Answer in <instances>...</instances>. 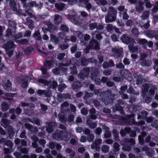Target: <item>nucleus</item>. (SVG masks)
Segmentation results:
<instances>
[{
    "label": "nucleus",
    "instance_id": "1",
    "mask_svg": "<svg viewBox=\"0 0 158 158\" xmlns=\"http://www.w3.org/2000/svg\"><path fill=\"white\" fill-rule=\"evenodd\" d=\"M53 138L57 140H64L65 141L68 140L70 137V135L68 133H65L64 134V133L62 131L59 134L55 133L53 135Z\"/></svg>",
    "mask_w": 158,
    "mask_h": 158
},
{
    "label": "nucleus",
    "instance_id": "2",
    "mask_svg": "<svg viewBox=\"0 0 158 158\" xmlns=\"http://www.w3.org/2000/svg\"><path fill=\"white\" fill-rule=\"evenodd\" d=\"M89 30H93L96 29V31L94 32V33H98L99 31L102 30L104 28L103 25L97 22H94L89 24Z\"/></svg>",
    "mask_w": 158,
    "mask_h": 158
},
{
    "label": "nucleus",
    "instance_id": "3",
    "mask_svg": "<svg viewBox=\"0 0 158 158\" xmlns=\"http://www.w3.org/2000/svg\"><path fill=\"white\" fill-rule=\"evenodd\" d=\"M117 12L114 10L111 13H108L107 16H105V22L106 23H109L114 21L116 19Z\"/></svg>",
    "mask_w": 158,
    "mask_h": 158
},
{
    "label": "nucleus",
    "instance_id": "4",
    "mask_svg": "<svg viewBox=\"0 0 158 158\" xmlns=\"http://www.w3.org/2000/svg\"><path fill=\"white\" fill-rule=\"evenodd\" d=\"M120 40L123 43L127 44H134L135 42L134 39L131 37L129 35L126 34L122 35L120 37Z\"/></svg>",
    "mask_w": 158,
    "mask_h": 158
},
{
    "label": "nucleus",
    "instance_id": "5",
    "mask_svg": "<svg viewBox=\"0 0 158 158\" xmlns=\"http://www.w3.org/2000/svg\"><path fill=\"white\" fill-rule=\"evenodd\" d=\"M39 83L44 84L45 85L49 86L51 88H55L56 87L57 84V82L55 81H51L50 82H48L45 80L42 79H40L38 81Z\"/></svg>",
    "mask_w": 158,
    "mask_h": 158
},
{
    "label": "nucleus",
    "instance_id": "6",
    "mask_svg": "<svg viewBox=\"0 0 158 158\" xmlns=\"http://www.w3.org/2000/svg\"><path fill=\"white\" fill-rule=\"evenodd\" d=\"M76 12L73 10H71L70 11L69 15L68 16H70L69 19L74 24L79 25L81 23V21L80 19H76L75 16H76ZM77 18V17H76Z\"/></svg>",
    "mask_w": 158,
    "mask_h": 158
},
{
    "label": "nucleus",
    "instance_id": "7",
    "mask_svg": "<svg viewBox=\"0 0 158 158\" xmlns=\"http://www.w3.org/2000/svg\"><path fill=\"white\" fill-rule=\"evenodd\" d=\"M89 50L92 49L93 50L99 51L100 49L99 43L98 41L94 39H92L89 41Z\"/></svg>",
    "mask_w": 158,
    "mask_h": 158
},
{
    "label": "nucleus",
    "instance_id": "8",
    "mask_svg": "<svg viewBox=\"0 0 158 158\" xmlns=\"http://www.w3.org/2000/svg\"><path fill=\"white\" fill-rule=\"evenodd\" d=\"M68 66V64H60V66L58 68L53 69H52L53 73L56 75H58L60 73L61 70H63V71L64 72H66L67 69L65 67Z\"/></svg>",
    "mask_w": 158,
    "mask_h": 158
},
{
    "label": "nucleus",
    "instance_id": "9",
    "mask_svg": "<svg viewBox=\"0 0 158 158\" xmlns=\"http://www.w3.org/2000/svg\"><path fill=\"white\" fill-rule=\"evenodd\" d=\"M145 33L149 37L154 38L156 40H158V30H147Z\"/></svg>",
    "mask_w": 158,
    "mask_h": 158
},
{
    "label": "nucleus",
    "instance_id": "10",
    "mask_svg": "<svg viewBox=\"0 0 158 158\" xmlns=\"http://www.w3.org/2000/svg\"><path fill=\"white\" fill-rule=\"evenodd\" d=\"M102 140L100 139H96L91 145L92 149H95L97 151L99 152L100 149V145L102 143Z\"/></svg>",
    "mask_w": 158,
    "mask_h": 158
},
{
    "label": "nucleus",
    "instance_id": "11",
    "mask_svg": "<svg viewBox=\"0 0 158 158\" xmlns=\"http://www.w3.org/2000/svg\"><path fill=\"white\" fill-rule=\"evenodd\" d=\"M120 143L121 145L124 146L127 144L134 145L135 143V141L134 139L132 138L129 139L127 138H125L123 140L120 141Z\"/></svg>",
    "mask_w": 158,
    "mask_h": 158
},
{
    "label": "nucleus",
    "instance_id": "12",
    "mask_svg": "<svg viewBox=\"0 0 158 158\" xmlns=\"http://www.w3.org/2000/svg\"><path fill=\"white\" fill-rule=\"evenodd\" d=\"M28 11L29 12H30L29 9L30 7H38L39 9H41L42 6V4L41 2H40L39 4H37L35 1H32L30 2H29L27 4Z\"/></svg>",
    "mask_w": 158,
    "mask_h": 158
},
{
    "label": "nucleus",
    "instance_id": "13",
    "mask_svg": "<svg viewBox=\"0 0 158 158\" xmlns=\"http://www.w3.org/2000/svg\"><path fill=\"white\" fill-rule=\"evenodd\" d=\"M27 0H21L22 3L23 4V7L25 8L26 13L23 14V15L24 16H26L27 15H28L31 18H32L33 16L31 12H29L28 11V6L27 5L26 3Z\"/></svg>",
    "mask_w": 158,
    "mask_h": 158
},
{
    "label": "nucleus",
    "instance_id": "14",
    "mask_svg": "<svg viewBox=\"0 0 158 158\" xmlns=\"http://www.w3.org/2000/svg\"><path fill=\"white\" fill-rule=\"evenodd\" d=\"M100 100L106 106L111 104L113 102V99L108 96H106V98H101Z\"/></svg>",
    "mask_w": 158,
    "mask_h": 158
},
{
    "label": "nucleus",
    "instance_id": "15",
    "mask_svg": "<svg viewBox=\"0 0 158 158\" xmlns=\"http://www.w3.org/2000/svg\"><path fill=\"white\" fill-rule=\"evenodd\" d=\"M46 124V130L48 133L52 132L53 131V128L57 126L56 123L55 122H47Z\"/></svg>",
    "mask_w": 158,
    "mask_h": 158
},
{
    "label": "nucleus",
    "instance_id": "16",
    "mask_svg": "<svg viewBox=\"0 0 158 158\" xmlns=\"http://www.w3.org/2000/svg\"><path fill=\"white\" fill-rule=\"evenodd\" d=\"M148 114V113L147 111L143 110L138 114L137 118L138 119H146Z\"/></svg>",
    "mask_w": 158,
    "mask_h": 158
},
{
    "label": "nucleus",
    "instance_id": "17",
    "mask_svg": "<svg viewBox=\"0 0 158 158\" xmlns=\"http://www.w3.org/2000/svg\"><path fill=\"white\" fill-rule=\"evenodd\" d=\"M128 110L131 113L137 112H139L138 110V107L135 105H131L128 106Z\"/></svg>",
    "mask_w": 158,
    "mask_h": 158
},
{
    "label": "nucleus",
    "instance_id": "18",
    "mask_svg": "<svg viewBox=\"0 0 158 158\" xmlns=\"http://www.w3.org/2000/svg\"><path fill=\"white\" fill-rule=\"evenodd\" d=\"M15 45L14 44L13 41H9L6 44L3 45L2 48H4L12 49L15 48Z\"/></svg>",
    "mask_w": 158,
    "mask_h": 158
},
{
    "label": "nucleus",
    "instance_id": "19",
    "mask_svg": "<svg viewBox=\"0 0 158 158\" xmlns=\"http://www.w3.org/2000/svg\"><path fill=\"white\" fill-rule=\"evenodd\" d=\"M112 51L114 54H117L116 55V57L117 58H120L122 56V51L118 48H113L112 49Z\"/></svg>",
    "mask_w": 158,
    "mask_h": 158
},
{
    "label": "nucleus",
    "instance_id": "20",
    "mask_svg": "<svg viewBox=\"0 0 158 158\" xmlns=\"http://www.w3.org/2000/svg\"><path fill=\"white\" fill-rule=\"evenodd\" d=\"M99 73V71L97 69H95L91 73V75L89 76V78L92 80L96 78L98 76V74Z\"/></svg>",
    "mask_w": 158,
    "mask_h": 158
},
{
    "label": "nucleus",
    "instance_id": "21",
    "mask_svg": "<svg viewBox=\"0 0 158 158\" xmlns=\"http://www.w3.org/2000/svg\"><path fill=\"white\" fill-rule=\"evenodd\" d=\"M123 110V107L121 106L120 104H117L115 105V108H114L113 109V111H119L122 114H124V112Z\"/></svg>",
    "mask_w": 158,
    "mask_h": 158
},
{
    "label": "nucleus",
    "instance_id": "22",
    "mask_svg": "<svg viewBox=\"0 0 158 158\" xmlns=\"http://www.w3.org/2000/svg\"><path fill=\"white\" fill-rule=\"evenodd\" d=\"M24 126L26 128L28 129L29 131L33 132H37L38 131V129L36 127H32L30 124L29 123H26L24 124Z\"/></svg>",
    "mask_w": 158,
    "mask_h": 158
},
{
    "label": "nucleus",
    "instance_id": "23",
    "mask_svg": "<svg viewBox=\"0 0 158 158\" xmlns=\"http://www.w3.org/2000/svg\"><path fill=\"white\" fill-rule=\"evenodd\" d=\"M47 25V27L42 28L43 31L44 32H45V31H44L45 29V30H48L51 32H52L54 30L55 27L51 23H48Z\"/></svg>",
    "mask_w": 158,
    "mask_h": 158
},
{
    "label": "nucleus",
    "instance_id": "24",
    "mask_svg": "<svg viewBox=\"0 0 158 158\" xmlns=\"http://www.w3.org/2000/svg\"><path fill=\"white\" fill-rule=\"evenodd\" d=\"M10 1L9 5L11 9L14 11L17 10V6L15 0H6Z\"/></svg>",
    "mask_w": 158,
    "mask_h": 158
},
{
    "label": "nucleus",
    "instance_id": "25",
    "mask_svg": "<svg viewBox=\"0 0 158 158\" xmlns=\"http://www.w3.org/2000/svg\"><path fill=\"white\" fill-rule=\"evenodd\" d=\"M79 1L80 5L81 6L86 7L88 9H89L88 0H79Z\"/></svg>",
    "mask_w": 158,
    "mask_h": 158
},
{
    "label": "nucleus",
    "instance_id": "26",
    "mask_svg": "<svg viewBox=\"0 0 158 158\" xmlns=\"http://www.w3.org/2000/svg\"><path fill=\"white\" fill-rule=\"evenodd\" d=\"M54 17V23L56 24H59L62 20L61 17L58 15H55Z\"/></svg>",
    "mask_w": 158,
    "mask_h": 158
},
{
    "label": "nucleus",
    "instance_id": "27",
    "mask_svg": "<svg viewBox=\"0 0 158 158\" xmlns=\"http://www.w3.org/2000/svg\"><path fill=\"white\" fill-rule=\"evenodd\" d=\"M95 33H93L92 35H94ZM95 33V37L97 40H100L102 39L103 37L102 35L104 33V31H101L100 32H98V33Z\"/></svg>",
    "mask_w": 158,
    "mask_h": 158
},
{
    "label": "nucleus",
    "instance_id": "28",
    "mask_svg": "<svg viewBox=\"0 0 158 158\" xmlns=\"http://www.w3.org/2000/svg\"><path fill=\"white\" fill-rule=\"evenodd\" d=\"M112 133L113 135L114 139L115 141H118L119 140V136L118 132L115 129H113L112 131Z\"/></svg>",
    "mask_w": 158,
    "mask_h": 158
},
{
    "label": "nucleus",
    "instance_id": "29",
    "mask_svg": "<svg viewBox=\"0 0 158 158\" xmlns=\"http://www.w3.org/2000/svg\"><path fill=\"white\" fill-rule=\"evenodd\" d=\"M11 84L9 80H8L6 84L3 85L5 89L6 90H10L11 89Z\"/></svg>",
    "mask_w": 158,
    "mask_h": 158
},
{
    "label": "nucleus",
    "instance_id": "30",
    "mask_svg": "<svg viewBox=\"0 0 158 158\" xmlns=\"http://www.w3.org/2000/svg\"><path fill=\"white\" fill-rule=\"evenodd\" d=\"M59 120L61 122H65L67 121V119L65 118L64 114L61 112L58 114Z\"/></svg>",
    "mask_w": 158,
    "mask_h": 158
},
{
    "label": "nucleus",
    "instance_id": "31",
    "mask_svg": "<svg viewBox=\"0 0 158 158\" xmlns=\"http://www.w3.org/2000/svg\"><path fill=\"white\" fill-rule=\"evenodd\" d=\"M151 62V61L149 60H145L142 61L140 62V64L143 66H146L149 67L150 66Z\"/></svg>",
    "mask_w": 158,
    "mask_h": 158
},
{
    "label": "nucleus",
    "instance_id": "32",
    "mask_svg": "<svg viewBox=\"0 0 158 158\" xmlns=\"http://www.w3.org/2000/svg\"><path fill=\"white\" fill-rule=\"evenodd\" d=\"M27 121L35 124L39 126L40 124V120L37 118H35L33 120H31V119L28 118L27 119Z\"/></svg>",
    "mask_w": 158,
    "mask_h": 158
},
{
    "label": "nucleus",
    "instance_id": "33",
    "mask_svg": "<svg viewBox=\"0 0 158 158\" xmlns=\"http://www.w3.org/2000/svg\"><path fill=\"white\" fill-rule=\"evenodd\" d=\"M143 77L141 75H138L136 78V84L137 85H141L143 82Z\"/></svg>",
    "mask_w": 158,
    "mask_h": 158
},
{
    "label": "nucleus",
    "instance_id": "34",
    "mask_svg": "<svg viewBox=\"0 0 158 158\" xmlns=\"http://www.w3.org/2000/svg\"><path fill=\"white\" fill-rule=\"evenodd\" d=\"M82 85L80 81H77L73 83V87L74 89H77L80 88Z\"/></svg>",
    "mask_w": 158,
    "mask_h": 158
},
{
    "label": "nucleus",
    "instance_id": "35",
    "mask_svg": "<svg viewBox=\"0 0 158 158\" xmlns=\"http://www.w3.org/2000/svg\"><path fill=\"white\" fill-rule=\"evenodd\" d=\"M9 123V121L4 118H2L1 121V124L3 127H6Z\"/></svg>",
    "mask_w": 158,
    "mask_h": 158
},
{
    "label": "nucleus",
    "instance_id": "36",
    "mask_svg": "<svg viewBox=\"0 0 158 158\" xmlns=\"http://www.w3.org/2000/svg\"><path fill=\"white\" fill-rule=\"evenodd\" d=\"M131 32L134 37H137L139 35L138 30L137 28H134L131 30Z\"/></svg>",
    "mask_w": 158,
    "mask_h": 158
},
{
    "label": "nucleus",
    "instance_id": "37",
    "mask_svg": "<svg viewBox=\"0 0 158 158\" xmlns=\"http://www.w3.org/2000/svg\"><path fill=\"white\" fill-rule=\"evenodd\" d=\"M9 108V105L5 102H3L2 104L1 105V110L3 111H6Z\"/></svg>",
    "mask_w": 158,
    "mask_h": 158
},
{
    "label": "nucleus",
    "instance_id": "38",
    "mask_svg": "<svg viewBox=\"0 0 158 158\" xmlns=\"http://www.w3.org/2000/svg\"><path fill=\"white\" fill-rule=\"evenodd\" d=\"M7 130L9 134V136L10 137L15 134V132L12 127L11 126H9L7 128Z\"/></svg>",
    "mask_w": 158,
    "mask_h": 158
},
{
    "label": "nucleus",
    "instance_id": "39",
    "mask_svg": "<svg viewBox=\"0 0 158 158\" xmlns=\"http://www.w3.org/2000/svg\"><path fill=\"white\" fill-rule=\"evenodd\" d=\"M58 96L59 98L65 99H70L71 98L70 95L67 94L64 95L59 94H58Z\"/></svg>",
    "mask_w": 158,
    "mask_h": 158
},
{
    "label": "nucleus",
    "instance_id": "40",
    "mask_svg": "<svg viewBox=\"0 0 158 158\" xmlns=\"http://www.w3.org/2000/svg\"><path fill=\"white\" fill-rule=\"evenodd\" d=\"M69 104L67 102H65L61 105L60 111L61 112H63L65 109L69 106Z\"/></svg>",
    "mask_w": 158,
    "mask_h": 158
},
{
    "label": "nucleus",
    "instance_id": "41",
    "mask_svg": "<svg viewBox=\"0 0 158 158\" xmlns=\"http://www.w3.org/2000/svg\"><path fill=\"white\" fill-rule=\"evenodd\" d=\"M51 41L55 44H57L59 42V39L53 35H51Z\"/></svg>",
    "mask_w": 158,
    "mask_h": 158
},
{
    "label": "nucleus",
    "instance_id": "42",
    "mask_svg": "<svg viewBox=\"0 0 158 158\" xmlns=\"http://www.w3.org/2000/svg\"><path fill=\"white\" fill-rule=\"evenodd\" d=\"M55 7L58 10H62L64 7V4L63 3H56Z\"/></svg>",
    "mask_w": 158,
    "mask_h": 158
},
{
    "label": "nucleus",
    "instance_id": "43",
    "mask_svg": "<svg viewBox=\"0 0 158 158\" xmlns=\"http://www.w3.org/2000/svg\"><path fill=\"white\" fill-rule=\"evenodd\" d=\"M132 145L130 144H127V145H125L123 146L122 148V149L124 151H130L131 149V145Z\"/></svg>",
    "mask_w": 158,
    "mask_h": 158
},
{
    "label": "nucleus",
    "instance_id": "44",
    "mask_svg": "<svg viewBox=\"0 0 158 158\" xmlns=\"http://www.w3.org/2000/svg\"><path fill=\"white\" fill-rule=\"evenodd\" d=\"M21 106L23 107H34L35 106L34 104H29L28 103L22 102L21 103Z\"/></svg>",
    "mask_w": 158,
    "mask_h": 158
},
{
    "label": "nucleus",
    "instance_id": "45",
    "mask_svg": "<svg viewBox=\"0 0 158 158\" xmlns=\"http://www.w3.org/2000/svg\"><path fill=\"white\" fill-rule=\"evenodd\" d=\"M119 144L117 142H115L114 144L113 147L115 152H118L119 150Z\"/></svg>",
    "mask_w": 158,
    "mask_h": 158
},
{
    "label": "nucleus",
    "instance_id": "46",
    "mask_svg": "<svg viewBox=\"0 0 158 158\" xmlns=\"http://www.w3.org/2000/svg\"><path fill=\"white\" fill-rule=\"evenodd\" d=\"M109 147L107 145H103L101 148L102 152L105 153L109 151Z\"/></svg>",
    "mask_w": 158,
    "mask_h": 158
},
{
    "label": "nucleus",
    "instance_id": "47",
    "mask_svg": "<svg viewBox=\"0 0 158 158\" xmlns=\"http://www.w3.org/2000/svg\"><path fill=\"white\" fill-rule=\"evenodd\" d=\"M66 87L67 86L65 84H62L59 85L58 87V90L60 92H61L63 91V89H65Z\"/></svg>",
    "mask_w": 158,
    "mask_h": 158
},
{
    "label": "nucleus",
    "instance_id": "48",
    "mask_svg": "<svg viewBox=\"0 0 158 158\" xmlns=\"http://www.w3.org/2000/svg\"><path fill=\"white\" fill-rule=\"evenodd\" d=\"M106 29L107 32H110L114 29V27L112 24H109L107 25Z\"/></svg>",
    "mask_w": 158,
    "mask_h": 158
},
{
    "label": "nucleus",
    "instance_id": "49",
    "mask_svg": "<svg viewBox=\"0 0 158 158\" xmlns=\"http://www.w3.org/2000/svg\"><path fill=\"white\" fill-rule=\"evenodd\" d=\"M33 36L34 37H36V39L37 40H39L41 39L40 33L38 31H37L35 32Z\"/></svg>",
    "mask_w": 158,
    "mask_h": 158
},
{
    "label": "nucleus",
    "instance_id": "50",
    "mask_svg": "<svg viewBox=\"0 0 158 158\" xmlns=\"http://www.w3.org/2000/svg\"><path fill=\"white\" fill-rule=\"evenodd\" d=\"M92 80L94 81V82L96 85H99L101 84V82L100 78L97 77Z\"/></svg>",
    "mask_w": 158,
    "mask_h": 158
},
{
    "label": "nucleus",
    "instance_id": "51",
    "mask_svg": "<svg viewBox=\"0 0 158 158\" xmlns=\"http://www.w3.org/2000/svg\"><path fill=\"white\" fill-rule=\"evenodd\" d=\"M136 9L137 11L140 12L143 10V6L142 4H139L138 6H136Z\"/></svg>",
    "mask_w": 158,
    "mask_h": 158
},
{
    "label": "nucleus",
    "instance_id": "52",
    "mask_svg": "<svg viewBox=\"0 0 158 158\" xmlns=\"http://www.w3.org/2000/svg\"><path fill=\"white\" fill-rule=\"evenodd\" d=\"M5 49V51L6 53L7 54L9 57H10L13 53V51L11 50L9 51V48H4Z\"/></svg>",
    "mask_w": 158,
    "mask_h": 158
},
{
    "label": "nucleus",
    "instance_id": "53",
    "mask_svg": "<svg viewBox=\"0 0 158 158\" xmlns=\"http://www.w3.org/2000/svg\"><path fill=\"white\" fill-rule=\"evenodd\" d=\"M44 65L45 66H48L50 68H51L53 66V62L52 61H46L44 63Z\"/></svg>",
    "mask_w": 158,
    "mask_h": 158
},
{
    "label": "nucleus",
    "instance_id": "54",
    "mask_svg": "<svg viewBox=\"0 0 158 158\" xmlns=\"http://www.w3.org/2000/svg\"><path fill=\"white\" fill-rule=\"evenodd\" d=\"M138 140L139 141V143L141 145H143L144 143V140L143 138L141 135H139L138 137Z\"/></svg>",
    "mask_w": 158,
    "mask_h": 158
},
{
    "label": "nucleus",
    "instance_id": "55",
    "mask_svg": "<svg viewBox=\"0 0 158 158\" xmlns=\"http://www.w3.org/2000/svg\"><path fill=\"white\" fill-rule=\"evenodd\" d=\"M93 103L96 107H99L100 106V102L97 99H94L93 101Z\"/></svg>",
    "mask_w": 158,
    "mask_h": 158
},
{
    "label": "nucleus",
    "instance_id": "56",
    "mask_svg": "<svg viewBox=\"0 0 158 158\" xmlns=\"http://www.w3.org/2000/svg\"><path fill=\"white\" fill-rule=\"evenodd\" d=\"M152 124L153 127L158 130V120H156L153 122Z\"/></svg>",
    "mask_w": 158,
    "mask_h": 158
},
{
    "label": "nucleus",
    "instance_id": "57",
    "mask_svg": "<svg viewBox=\"0 0 158 158\" xmlns=\"http://www.w3.org/2000/svg\"><path fill=\"white\" fill-rule=\"evenodd\" d=\"M128 47L130 51L133 52H135L138 49L137 47L135 46H128Z\"/></svg>",
    "mask_w": 158,
    "mask_h": 158
},
{
    "label": "nucleus",
    "instance_id": "58",
    "mask_svg": "<svg viewBox=\"0 0 158 158\" xmlns=\"http://www.w3.org/2000/svg\"><path fill=\"white\" fill-rule=\"evenodd\" d=\"M60 30L64 32H67L69 30V29L66 25H62L60 27Z\"/></svg>",
    "mask_w": 158,
    "mask_h": 158
},
{
    "label": "nucleus",
    "instance_id": "59",
    "mask_svg": "<svg viewBox=\"0 0 158 158\" xmlns=\"http://www.w3.org/2000/svg\"><path fill=\"white\" fill-rule=\"evenodd\" d=\"M73 34L76 35L78 38L81 39L83 37V35L79 31H73Z\"/></svg>",
    "mask_w": 158,
    "mask_h": 158
},
{
    "label": "nucleus",
    "instance_id": "60",
    "mask_svg": "<svg viewBox=\"0 0 158 158\" xmlns=\"http://www.w3.org/2000/svg\"><path fill=\"white\" fill-rule=\"evenodd\" d=\"M123 62L125 65H129L130 64L131 62L129 59L127 58H124Z\"/></svg>",
    "mask_w": 158,
    "mask_h": 158
},
{
    "label": "nucleus",
    "instance_id": "61",
    "mask_svg": "<svg viewBox=\"0 0 158 158\" xmlns=\"http://www.w3.org/2000/svg\"><path fill=\"white\" fill-rule=\"evenodd\" d=\"M5 145L9 146L11 149L13 147V143L10 140H8L5 142Z\"/></svg>",
    "mask_w": 158,
    "mask_h": 158
},
{
    "label": "nucleus",
    "instance_id": "62",
    "mask_svg": "<svg viewBox=\"0 0 158 158\" xmlns=\"http://www.w3.org/2000/svg\"><path fill=\"white\" fill-rule=\"evenodd\" d=\"M65 56V54L64 53H60L57 56V58L60 60H62Z\"/></svg>",
    "mask_w": 158,
    "mask_h": 158
},
{
    "label": "nucleus",
    "instance_id": "63",
    "mask_svg": "<svg viewBox=\"0 0 158 158\" xmlns=\"http://www.w3.org/2000/svg\"><path fill=\"white\" fill-rule=\"evenodd\" d=\"M152 98V97L147 96L145 100V102L146 103L149 104L151 102Z\"/></svg>",
    "mask_w": 158,
    "mask_h": 158
},
{
    "label": "nucleus",
    "instance_id": "64",
    "mask_svg": "<svg viewBox=\"0 0 158 158\" xmlns=\"http://www.w3.org/2000/svg\"><path fill=\"white\" fill-rule=\"evenodd\" d=\"M37 156L35 154H31V156H29L27 155H23L22 158H37Z\"/></svg>",
    "mask_w": 158,
    "mask_h": 158
}]
</instances>
